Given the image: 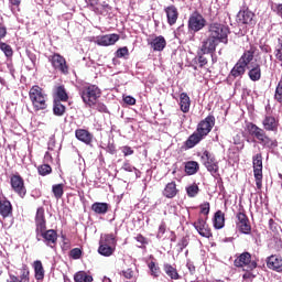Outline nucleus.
Wrapping results in <instances>:
<instances>
[{
	"instance_id": "nucleus-32",
	"label": "nucleus",
	"mask_w": 282,
	"mask_h": 282,
	"mask_svg": "<svg viewBox=\"0 0 282 282\" xmlns=\"http://www.w3.org/2000/svg\"><path fill=\"white\" fill-rule=\"evenodd\" d=\"M91 210L95 215H107L109 213V204L96 202L91 205Z\"/></svg>"
},
{
	"instance_id": "nucleus-3",
	"label": "nucleus",
	"mask_w": 282,
	"mask_h": 282,
	"mask_svg": "<svg viewBox=\"0 0 282 282\" xmlns=\"http://www.w3.org/2000/svg\"><path fill=\"white\" fill-rule=\"evenodd\" d=\"M234 265L235 268H240L245 272L242 274L243 281H252L257 278L254 269L259 267V258L248 251H243L242 253L236 254Z\"/></svg>"
},
{
	"instance_id": "nucleus-4",
	"label": "nucleus",
	"mask_w": 282,
	"mask_h": 282,
	"mask_svg": "<svg viewBox=\"0 0 282 282\" xmlns=\"http://www.w3.org/2000/svg\"><path fill=\"white\" fill-rule=\"evenodd\" d=\"M215 127V116L208 115L205 119L200 120L196 130L184 142L185 149H195Z\"/></svg>"
},
{
	"instance_id": "nucleus-26",
	"label": "nucleus",
	"mask_w": 282,
	"mask_h": 282,
	"mask_svg": "<svg viewBox=\"0 0 282 282\" xmlns=\"http://www.w3.org/2000/svg\"><path fill=\"white\" fill-rule=\"evenodd\" d=\"M75 137L83 142L84 144L90 145L94 142V134L86 129H77L75 130Z\"/></svg>"
},
{
	"instance_id": "nucleus-44",
	"label": "nucleus",
	"mask_w": 282,
	"mask_h": 282,
	"mask_svg": "<svg viewBox=\"0 0 282 282\" xmlns=\"http://www.w3.org/2000/svg\"><path fill=\"white\" fill-rule=\"evenodd\" d=\"M198 208H199V215H203L205 219H208V215H210V203L204 202L198 206Z\"/></svg>"
},
{
	"instance_id": "nucleus-18",
	"label": "nucleus",
	"mask_w": 282,
	"mask_h": 282,
	"mask_svg": "<svg viewBox=\"0 0 282 282\" xmlns=\"http://www.w3.org/2000/svg\"><path fill=\"white\" fill-rule=\"evenodd\" d=\"M148 45L153 52H164L166 39L163 35H152L148 39Z\"/></svg>"
},
{
	"instance_id": "nucleus-36",
	"label": "nucleus",
	"mask_w": 282,
	"mask_h": 282,
	"mask_svg": "<svg viewBox=\"0 0 282 282\" xmlns=\"http://www.w3.org/2000/svg\"><path fill=\"white\" fill-rule=\"evenodd\" d=\"M75 282H94V276L85 271H78L74 274Z\"/></svg>"
},
{
	"instance_id": "nucleus-23",
	"label": "nucleus",
	"mask_w": 282,
	"mask_h": 282,
	"mask_svg": "<svg viewBox=\"0 0 282 282\" xmlns=\"http://www.w3.org/2000/svg\"><path fill=\"white\" fill-rule=\"evenodd\" d=\"M212 224H213L215 230H221L223 228H225L226 227V213H224L221 209H218L212 218Z\"/></svg>"
},
{
	"instance_id": "nucleus-9",
	"label": "nucleus",
	"mask_w": 282,
	"mask_h": 282,
	"mask_svg": "<svg viewBox=\"0 0 282 282\" xmlns=\"http://www.w3.org/2000/svg\"><path fill=\"white\" fill-rule=\"evenodd\" d=\"M230 34V29L221 23H212L209 25V36L218 41V43L228 44V35Z\"/></svg>"
},
{
	"instance_id": "nucleus-13",
	"label": "nucleus",
	"mask_w": 282,
	"mask_h": 282,
	"mask_svg": "<svg viewBox=\"0 0 282 282\" xmlns=\"http://www.w3.org/2000/svg\"><path fill=\"white\" fill-rule=\"evenodd\" d=\"M48 63H51L53 69H55L56 72H61V74L64 75L69 74V65H67V59H65L63 55L58 53L50 55Z\"/></svg>"
},
{
	"instance_id": "nucleus-50",
	"label": "nucleus",
	"mask_w": 282,
	"mask_h": 282,
	"mask_svg": "<svg viewBox=\"0 0 282 282\" xmlns=\"http://www.w3.org/2000/svg\"><path fill=\"white\" fill-rule=\"evenodd\" d=\"M166 232V223L162 221L159 226L156 237L158 239H162Z\"/></svg>"
},
{
	"instance_id": "nucleus-22",
	"label": "nucleus",
	"mask_w": 282,
	"mask_h": 282,
	"mask_svg": "<svg viewBox=\"0 0 282 282\" xmlns=\"http://www.w3.org/2000/svg\"><path fill=\"white\" fill-rule=\"evenodd\" d=\"M162 195L166 199H175V196L180 195V188H177V183L175 181L167 183L163 188Z\"/></svg>"
},
{
	"instance_id": "nucleus-21",
	"label": "nucleus",
	"mask_w": 282,
	"mask_h": 282,
	"mask_svg": "<svg viewBox=\"0 0 282 282\" xmlns=\"http://www.w3.org/2000/svg\"><path fill=\"white\" fill-rule=\"evenodd\" d=\"M7 282H30V267H28V264H22L20 269V278L9 273Z\"/></svg>"
},
{
	"instance_id": "nucleus-6",
	"label": "nucleus",
	"mask_w": 282,
	"mask_h": 282,
	"mask_svg": "<svg viewBox=\"0 0 282 282\" xmlns=\"http://www.w3.org/2000/svg\"><path fill=\"white\" fill-rule=\"evenodd\" d=\"M29 98L34 111L47 109V94L39 85H34L29 90Z\"/></svg>"
},
{
	"instance_id": "nucleus-31",
	"label": "nucleus",
	"mask_w": 282,
	"mask_h": 282,
	"mask_svg": "<svg viewBox=\"0 0 282 282\" xmlns=\"http://www.w3.org/2000/svg\"><path fill=\"white\" fill-rule=\"evenodd\" d=\"M248 76L252 83L261 80V65L254 64L249 68Z\"/></svg>"
},
{
	"instance_id": "nucleus-39",
	"label": "nucleus",
	"mask_w": 282,
	"mask_h": 282,
	"mask_svg": "<svg viewBox=\"0 0 282 282\" xmlns=\"http://www.w3.org/2000/svg\"><path fill=\"white\" fill-rule=\"evenodd\" d=\"M186 191V195L187 197H196L197 195H199V185H197V183H193L191 185H187L185 187Z\"/></svg>"
},
{
	"instance_id": "nucleus-1",
	"label": "nucleus",
	"mask_w": 282,
	"mask_h": 282,
	"mask_svg": "<svg viewBox=\"0 0 282 282\" xmlns=\"http://www.w3.org/2000/svg\"><path fill=\"white\" fill-rule=\"evenodd\" d=\"M262 127L263 128H259L256 123L248 122L246 124V131L252 139V142H258V144H261L264 149H276L279 142L270 138L265 131H271L272 133L279 132V117L265 115L262 120Z\"/></svg>"
},
{
	"instance_id": "nucleus-17",
	"label": "nucleus",
	"mask_w": 282,
	"mask_h": 282,
	"mask_svg": "<svg viewBox=\"0 0 282 282\" xmlns=\"http://www.w3.org/2000/svg\"><path fill=\"white\" fill-rule=\"evenodd\" d=\"M120 41V35L118 33H111L106 35H98L95 37L94 43L101 47H109L110 45H116Z\"/></svg>"
},
{
	"instance_id": "nucleus-47",
	"label": "nucleus",
	"mask_w": 282,
	"mask_h": 282,
	"mask_svg": "<svg viewBox=\"0 0 282 282\" xmlns=\"http://www.w3.org/2000/svg\"><path fill=\"white\" fill-rule=\"evenodd\" d=\"M134 239L141 245L139 248H147V246H149V239H147V237H144L142 234H138Z\"/></svg>"
},
{
	"instance_id": "nucleus-52",
	"label": "nucleus",
	"mask_w": 282,
	"mask_h": 282,
	"mask_svg": "<svg viewBox=\"0 0 282 282\" xmlns=\"http://www.w3.org/2000/svg\"><path fill=\"white\" fill-rule=\"evenodd\" d=\"M274 56L276 58V61H279V63H281V67H282V44L278 45L274 50Z\"/></svg>"
},
{
	"instance_id": "nucleus-15",
	"label": "nucleus",
	"mask_w": 282,
	"mask_h": 282,
	"mask_svg": "<svg viewBox=\"0 0 282 282\" xmlns=\"http://www.w3.org/2000/svg\"><path fill=\"white\" fill-rule=\"evenodd\" d=\"M236 226L242 235H250L252 232V226L250 225V219L248 218V215H246V212L240 210L236 215Z\"/></svg>"
},
{
	"instance_id": "nucleus-59",
	"label": "nucleus",
	"mask_w": 282,
	"mask_h": 282,
	"mask_svg": "<svg viewBox=\"0 0 282 282\" xmlns=\"http://www.w3.org/2000/svg\"><path fill=\"white\" fill-rule=\"evenodd\" d=\"M7 61H8L7 62V67L10 72L11 76H14V72H15L14 64L12 63V59H7Z\"/></svg>"
},
{
	"instance_id": "nucleus-16",
	"label": "nucleus",
	"mask_w": 282,
	"mask_h": 282,
	"mask_svg": "<svg viewBox=\"0 0 282 282\" xmlns=\"http://www.w3.org/2000/svg\"><path fill=\"white\" fill-rule=\"evenodd\" d=\"M204 28H206V19H204V15L197 12L193 13L188 19V30L191 32H199V30H204Z\"/></svg>"
},
{
	"instance_id": "nucleus-53",
	"label": "nucleus",
	"mask_w": 282,
	"mask_h": 282,
	"mask_svg": "<svg viewBox=\"0 0 282 282\" xmlns=\"http://www.w3.org/2000/svg\"><path fill=\"white\" fill-rule=\"evenodd\" d=\"M191 239L188 238V236L183 237L180 241H178V248L181 250H184V248H186L189 243Z\"/></svg>"
},
{
	"instance_id": "nucleus-51",
	"label": "nucleus",
	"mask_w": 282,
	"mask_h": 282,
	"mask_svg": "<svg viewBox=\"0 0 282 282\" xmlns=\"http://www.w3.org/2000/svg\"><path fill=\"white\" fill-rule=\"evenodd\" d=\"M70 259H80L83 257V251L79 248H74L69 252Z\"/></svg>"
},
{
	"instance_id": "nucleus-10",
	"label": "nucleus",
	"mask_w": 282,
	"mask_h": 282,
	"mask_svg": "<svg viewBox=\"0 0 282 282\" xmlns=\"http://www.w3.org/2000/svg\"><path fill=\"white\" fill-rule=\"evenodd\" d=\"M10 186L11 191L20 197V199H24L28 195V187H25V180H23V176L19 174V172L11 174L10 177Z\"/></svg>"
},
{
	"instance_id": "nucleus-63",
	"label": "nucleus",
	"mask_w": 282,
	"mask_h": 282,
	"mask_svg": "<svg viewBox=\"0 0 282 282\" xmlns=\"http://www.w3.org/2000/svg\"><path fill=\"white\" fill-rule=\"evenodd\" d=\"M186 268L188 269L191 274H195V265L193 264V262H187Z\"/></svg>"
},
{
	"instance_id": "nucleus-14",
	"label": "nucleus",
	"mask_w": 282,
	"mask_h": 282,
	"mask_svg": "<svg viewBox=\"0 0 282 282\" xmlns=\"http://www.w3.org/2000/svg\"><path fill=\"white\" fill-rule=\"evenodd\" d=\"M207 221L208 219L200 216L192 224V226L195 228L200 237H204L205 239H210V237H213V229H210V226Z\"/></svg>"
},
{
	"instance_id": "nucleus-61",
	"label": "nucleus",
	"mask_w": 282,
	"mask_h": 282,
	"mask_svg": "<svg viewBox=\"0 0 282 282\" xmlns=\"http://www.w3.org/2000/svg\"><path fill=\"white\" fill-rule=\"evenodd\" d=\"M260 50H261V52H263L264 54H270V52H272V47H270V45H268V44H262V45H260Z\"/></svg>"
},
{
	"instance_id": "nucleus-40",
	"label": "nucleus",
	"mask_w": 282,
	"mask_h": 282,
	"mask_svg": "<svg viewBox=\"0 0 282 282\" xmlns=\"http://www.w3.org/2000/svg\"><path fill=\"white\" fill-rule=\"evenodd\" d=\"M148 268L150 270V274L151 276H153V279H158L160 276V274H162V270L160 269V265H158V263L151 261L148 264Z\"/></svg>"
},
{
	"instance_id": "nucleus-43",
	"label": "nucleus",
	"mask_w": 282,
	"mask_h": 282,
	"mask_svg": "<svg viewBox=\"0 0 282 282\" xmlns=\"http://www.w3.org/2000/svg\"><path fill=\"white\" fill-rule=\"evenodd\" d=\"M275 102H279L280 105L282 104V77L280 78V80L278 82L276 86H275V91H274V96H273Z\"/></svg>"
},
{
	"instance_id": "nucleus-48",
	"label": "nucleus",
	"mask_w": 282,
	"mask_h": 282,
	"mask_svg": "<svg viewBox=\"0 0 282 282\" xmlns=\"http://www.w3.org/2000/svg\"><path fill=\"white\" fill-rule=\"evenodd\" d=\"M133 270L131 269H127V270H123L121 272V275L127 280V281H130V282H135V276L133 275Z\"/></svg>"
},
{
	"instance_id": "nucleus-11",
	"label": "nucleus",
	"mask_w": 282,
	"mask_h": 282,
	"mask_svg": "<svg viewBox=\"0 0 282 282\" xmlns=\"http://www.w3.org/2000/svg\"><path fill=\"white\" fill-rule=\"evenodd\" d=\"M200 162L213 177H217V175H219V162L215 158V154L205 150L200 155Z\"/></svg>"
},
{
	"instance_id": "nucleus-33",
	"label": "nucleus",
	"mask_w": 282,
	"mask_h": 282,
	"mask_svg": "<svg viewBox=\"0 0 282 282\" xmlns=\"http://www.w3.org/2000/svg\"><path fill=\"white\" fill-rule=\"evenodd\" d=\"M184 172L186 175H195L199 172V163L197 161H187L184 163Z\"/></svg>"
},
{
	"instance_id": "nucleus-49",
	"label": "nucleus",
	"mask_w": 282,
	"mask_h": 282,
	"mask_svg": "<svg viewBox=\"0 0 282 282\" xmlns=\"http://www.w3.org/2000/svg\"><path fill=\"white\" fill-rule=\"evenodd\" d=\"M117 58H124L126 56H129V47L123 46L116 51Z\"/></svg>"
},
{
	"instance_id": "nucleus-35",
	"label": "nucleus",
	"mask_w": 282,
	"mask_h": 282,
	"mask_svg": "<svg viewBox=\"0 0 282 282\" xmlns=\"http://www.w3.org/2000/svg\"><path fill=\"white\" fill-rule=\"evenodd\" d=\"M254 18V13L252 11L243 10L239 11L238 19L240 23L248 25V23H252V19Z\"/></svg>"
},
{
	"instance_id": "nucleus-24",
	"label": "nucleus",
	"mask_w": 282,
	"mask_h": 282,
	"mask_svg": "<svg viewBox=\"0 0 282 282\" xmlns=\"http://www.w3.org/2000/svg\"><path fill=\"white\" fill-rule=\"evenodd\" d=\"M267 267L274 272H282V258L278 254H272L267 258Z\"/></svg>"
},
{
	"instance_id": "nucleus-56",
	"label": "nucleus",
	"mask_w": 282,
	"mask_h": 282,
	"mask_svg": "<svg viewBox=\"0 0 282 282\" xmlns=\"http://www.w3.org/2000/svg\"><path fill=\"white\" fill-rule=\"evenodd\" d=\"M123 102H126V105L133 106L135 105V98H133L132 96H126L123 97Z\"/></svg>"
},
{
	"instance_id": "nucleus-20",
	"label": "nucleus",
	"mask_w": 282,
	"mask_h": 282,
	"mask_svg": "<svg viewBox=\"0 0 282 282\" xmlns=\"http://www.w3.org/2000/svg\"><path fill=\"white\" fill-rule=\"evenodd\" d=\"M53 100L57 102H67L69 100V93L64 85H56L53 88Z\"/></svg>"
},
{
	"instance_id": "nucleus-64",
	"label": "nucleus",
	"mask_w": 282,
	"mask_h": 282,
	"mask_svg": "<svg viewBox=\"0 0 282 282\" xmlns=\"http://www.w3.org/2000/svg\"><path fill=\"white\" fill-rule=\"evenodd\" d=\"M101 282H111V279H109L108 276H104Z\"/></svg>"
},
{
	"instance_id": "nucleus-28",
	"label": "nucleus",
	"mask_w": 282,
	"mask_h": 282,
	"mask_svg": "<svg viewBox=\"0 0 282 282\" xmlns=\"http://www.w3.org/2000/svg\"><path fill=\"white\" fill-rule=\"evenodd\" d=\"M178 106L183 113H188V111H191V97L188 96V94H180Z\"/></svg>"
},
{
	"instance_id": "nucleus-45",
	"label": "nucleus",
	"mask_w": 282,
	"mask_h": 282,
	"mask_svg": "<svg viewBox=\"0 0 282 282\" xmlns=\"http://www.w3.org/2000/svg\"><path fill=\"white\" fill-rule=\"evenodd\" d=\"M9 8L12 14H17V12H21V0H9Z\"/></svg>"
},
{
	"instance_id": "nucleus-60",
	"label": "nucleus",
	"mask_w": 282,
	"mask_h": 282,
	"mask_svg": "<svg viewBox=\"0 0 282 282\" xmlns=\"http://www.w3.org/2000/svg\"><path fill=\"white\" fill-rule=\"evenodd\" d=\"M7 35L8 29L4 25H0V41H2V39H6Z\"/></svg>"
},
{
	"instance_id": "nucleus-46",
	"label": "nucleus",
	"mask_w": 282,
	"mask_h": 282,
	"mask_svg": "<svg viewBox=\"0 0 282 282\" xmlns=\"http://www.w3.org/2000/svg\"><path fill=\"white\" fill-rule=\"evenodd\" d=\"M90 109H96V111H99V113H107L109 110L107 109V106L102 104L99 100L95 101V105L88 106Z\"/></svg>"
},
{
	"instance_id": "nucleus-27",
	"label": "nucleus",
	"mask_w": 282,
	"mask_h": 282,
	"mask_svg": "<svg viewBox=\"0 0 282 282\" xmlns=\"http://www.w3.org/2000/svg\"><path fill=\"white\" fill-rule=\"evenodd\" d=\"M164 12L166 14L169 25H175L180 17V12L177 11V8L175 6H170L164 9Z\"/></svg>"
},
{
	"instance_id": "nucleus-29",
	"label": "nucleus",
	"mask_w": 282,
	"mask_h": 282,
	"mask_svg": "<svg viewBox=\"0 0 282 282\" xmlns=\"http://www.w3.org/2000/svg\"><path fill=\"white\" fill-rule=\"evenodd\" d=\"M32 268L34 270L35 280L43 281V279H45V268H43V262H41V260H35Z\"/></svg>"
},
{
	"instance_id": "nucleus-58",
	"label": "nucleus",
	"mask_w": 282,
	"mask_h": 282,
	"mask_svg": "<svg viewBox=\"0 0 282 282\" xmlns=\"http://www.w3.org/2000/svg\"><path fill=\"white\" fill-rule=\"evenodd\" d=\"M198 65L205 67V65H208V59L204 55L198 56Z\"/></svg>"
},
{
	"instance_id": "nucleus-42",
	"label": "nucleus",
	"mask_w": 282,
	"mask_h": 282,
	"mask_svg": "<svg viewBox=\"0 0 282 282\" xmlns=\"http://www.w3.org/2000/svg\"><path fill=\"white\" fill-rule=\"evenodd\" d=\"M37 173L42 177H45L47 175H52V166L47 163H44V164L37 166Z\"/></svg>"
},
{
	"instance_id": "nucleus-2",
	"label": "nucleus",
	"mask_w": 282,
	"mask_h": 282,
	"mask_svg": "<svg viewBox=\"0 0 282 282\" xmlns=\"http://www.w3.org/2000/svg\"><path fill=\"white\" fill-rule=\"evenodd\" d=\"M35 237L37 241H43L47 248H56L58 243V232L54 229H47V219L45 218V208L39 207L34 217Z\"/></svg>"
},
{
	"instance_id": "nucleus-41",
	"label": "nucleus",
	"mask_w": 282,
	"mask_h": 282,
	"mask_svg": "<svg viewBox=\"0 0 282 282\" xmlns=\"http://www.w3.org/2000/svg\"><path fill=\"white\" fill-rule=\"evenodd\" d=\"M62 101H55L53 100V112L54 116H64L66 108L63 104H61Z\"/></svg>"
},
{
	"instance_id": "nucleus-55",
	"label": "nucleus",
	"mask_w": 282,
	"mask_h": 282,
	"mask_svg": "<svg viewBox=\"0 0 282 282\" xmlns=\"http://www.w3.org/2000/svg\"><path fill=\"white\" fill-rule=\"evenodd\" d=\"M121 151L126 158H127V155H133V149H131V147H129V145L122 147Z\"/></svg>"
},
{
	"instance_id": "nucleus-37",
	"label": "nucleus",
	"mask_w": 282,
	"mask_h": 282,
	"mask_svg": "<svg viewBox=\"0 0 282 282\" xmlns=\"http://www.w3.org/2000/svg\"><path fill=\"white\" fill-rule=\"evenodd\" d=\"M0 50L3 52L7 61H12V56H14V50L12 46L6 42H0Z\"/></svg>"
},
{
	"instance_id": "nucleus-54",
	"label": "nucleus",
	"mask_w": 282,
	"mask_h": 282,
	"mask_svg": "<svg viewBox=\"0 0 282 282\" xmlns=\"http://www.w3.org/2000/svg\"><path fill=\"white\" fill-rule=\"evenodd\" d=\"M123 171H127L128 173H133V171H138V169L129 162H124L122 165Z\"/></svg>"
},
{
	"instance_id": "nucleus-19",
	"label": "nucleus",
	"mask_w": 282,
	"mask_h": 282,
	"mask_svg": "<svg viewBox=\"0 0 282 282\" xmlns=\"http://www.w3.org/2000/svg\"><path fill=\"white\" fill-rule=\"evenodd\" d=\"M86 3L88 8L95 12V14H105L107 10H111V7H109V3L102 2L100 4V0H86Z\"/></svg>"
},
{
	"instance_id": "nucleus-12",
	"label": "nucleus",
	"mask_w": 282,
	"mask_h": 282,
	"mask_svg": "<svg viewBox=\"0 0 282 282\" xmlns=\"http://www.w3.org/2000/svg\"><path fill=\"white\" fill-rule=\"evenodd\" d=\"M252 164L256 186L258 191H261V188H263V156L261 153L253 155Z\"/></svg>"
},
{
	"instance_id": "nucleus-25",
	"label": "nucleus",
	"mask_w": 282,
	"mask_h": 282,
	"mask_svg": "<svg viewBox=\"0 0 282 282\" xmlns=\"http://www.w3.org/2000/svg\"><path fill=\"white\" fill-rule=\"evenodd\" d=\"M217 45H219V41L210 35L203 42L202 52L203 54H213L217 50Z\"/></svg>"
},
{
	"instance_id": "nucleus-5",
	"label": "nucleus",
	"mask_w": 282,
	"mask_h": 282,
	"mask_svg": "<svg viewBox=\"0 0 282 282\" xmlns=\"http://www.w3.org/2000/svg\"><path fill=\"white\" fill-rule=\"evenodd\" d=\"M251 61H254V52L245 51L227 76L228 85H232L236 78H243L246 69H248V65H250Z\"/></svg>"
},
{
	"instance_id": "nucleus-8",
	"label": "nucleus",
	"mask_w": 282,
	"mask_h": 282,
	"mask_svg": "<svg viewBox=\"0 0 282 282\" xmlns=\"http://www.w3.org/2000/svg\"><path fill=\"white\" fill-rule=\"evenodd\" d=\"M79 95L86 107H94V105H96V100H100L102 90H100L97 85L89 84L80 88Z\"/></svg>"
},
{
	"instance_id": "nucleus-34",
	"label": "nucleus",
	"mask_w": 282,
	"mask_h": 282,
	"mask_svg": "<svg viewBox=\"0 0 282 282\" xmlns=\"http://www.w3.org/2000/svg\"><path fill=\"white\" fill-rule=\"evenodd\" d=\"M0 215L1 217H10L12 215V203L7 198L0 200Z\"/></svg>"
},
{
	"instance_id": "nucleus-57",
	"label": "nucleus",
	"mask_w": 282,
	"mask_h": 282,
	"mask_svg": "<svg viewBox=\"0 0 282 282\" xmlns=\"http://www.w3.org/2000/svg\"><path fill=\"white\" fill-rule=\"evenodd\" d=\"M63 239V248L65 250H69L72 248V243L69 242V239H67V237L62 236Z\"/></svg>"
},
{
	"instance_id": "nucleus-7",
	"label": "nucleus",
	"mask_w": 282,
	"mask_h": 282,
	"mask_svg": "<svg viewBox=\"0 0 282 282\" xmlns=\"http://www.w3.org/2000/svg\"><path fill=\"white\" fill-rule=\"evenodd\" d=\"M118 246L116 234H104L99 239L98 254L101 257H113Z\"/></svg>"
},
{
	"instance_id": "nucleus-38",
	"label": "nucleus",
	"mask_w": 282,
	"mask_h": 282,
	"mask_svg": "<svg viewBox=\"0 0 282 282\" xmlns=\"http://www.w3.org/2000/svg\"><path fill=\"white\" fill-rule=\"evenodd\" d=\"M52 193L55 199H62L63 195H65V185L63 183L54 184L52 186Z\"/></svg>"
},
{
	"instance_id": "nucleus-62",
	"label": "nucleus",
	"mask_w": 282,
	"mask_h": 282,
	"mask_svg": "<svg viewBox=\"0 0 282 282\" xmlns=\"http://www.w3.org/2000/svg\"><path fill=\"white\" fill-rule=\"evenodd\" d=\"M53 161H54V159L52 158V153L45 152L44 162L47 164V163L53 162Z\"/></svg>"
},
{
	"instance_id": "nucleus-30",
	"label": "nucleus",
	"mask_w": 282,
	"mask_h": 282,
	"mask_svg": "<svg viewBox=\"0 0 282 282\" xmlns=\"http://www.w3.org/2000/svg\"><path fill=\"white\" fill-rule=\"evenodd\" d=\"M163 270H164L165 274L170 279H172V281H178V279H182V276L180 275V272H177V269L170 263H164Z\"/></svg>"
}]
</instances>
